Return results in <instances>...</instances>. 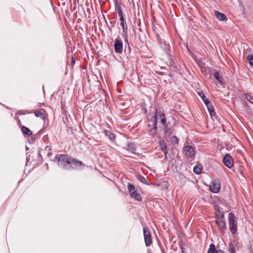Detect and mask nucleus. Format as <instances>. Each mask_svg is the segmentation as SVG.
<instances>
[{"instance_id": "obj_1", "label": "nucleus", "mask_w": 253, "mask_h": 253, "mask_svg": "<svg viewBox=\"0 0 253 253\" xmlns=\"http://www.w3.org/2000/svg\"><path fill=\"white\" fill-rule=\"evenodd\" d=\"M58 164L64 167H67L68 165H70L71 167L75 168L83 165L81 161L72 158L66 155H61L59 156Z\"/></svg>"}, {"instance_id": "obj_2", "label": "nucleus", "mask_w": 253, "mask_h": 253, "mask_svg": "<svg viewBox=\"0 0 253 253\" xmlns=\"http://www.w3.org/2000/svg\"><path fill=\"white\" fill-rule=\"evenodd\" d=\"M228 224L230 230L232 235H234L237 232V218L233 212H230L228 214Z\"/></svg>"}, {"instance_id": "obj_3", "label": "nucleus", "mask_w": 253, "mask_h": 253, "mask_svg": "<svg viewBox=\"0 0 253 253\" xmlns=\"http://www.w3.org/2000/svg\"><path fill=\"white\" fill-rule=\"evenodd\" d=\"M158 118L161 119V123L162 125H165L166 123V120L164 114H162L160 113L157 112L154 117L153 121L152 122V125L153 126V128L155 133L156 132L157 129V122Z\"/></svg>"}, {"instance_id": "obj_4", "label": "nucleus", "mask_w": 253, "mask_h": 253, "mask_svg": "<svg viewBox=\"0 0 253 253\" xmlns=\"http://www.w3.org/2000/svg\"><path fill=\"white\" fill-rule=\"evenodd\" d=\"M127 189L130 197L134 198L137 201L141 200V195L138 193L137 190L135 189L134 185L131 183H128L127 185Z\"/></svg>"}, {"instance_id": "obj_5", "label": "nucleus", "mask_w": 253, "mask_h": 253, "mask_svg": "<svg viewBox=\"0 0 253 253\" xmlns=\"http://www.w3.org/2000/svg\"><path fill=\"white\" fill-rule=\"evenodd\" d=\"M143 234L145 245L147 247H148L152 244V240L150 231L148 227H144L143 228Z\"/></svg>"}, {"instance_id": "obj_6", "label": "nucleus", "mask_w": 253, "mask_h": 253, "mask_svg": "<svg viewBox=\"0 0 253 253\" xmlns=\"http://www.w3.org/2000/svg\"><path fill=\"white\" fill-rule=\"evenodd\" d=\"M183 153L187 158H193L195 156L194 149L190 145L185 146L184 147Z\"/></svg>"}, {"instance_id": "obj_7", "label": "nucleus", "mask_w": 253, "mask_h": 253, "mask_svg": "<svg viewBox=\"0 0 253 253\" xmlns=\"http://www.w3.org/2000/svg\"><path fill=\"white\" fill-rule=\"evenodd\" d=\"M210 189L213 193H218L220 190V184L219 181L218 180H214L212 181L211 183Z\"/></svg>"}, {"instance_id": "obj_8", "label": "nucleus", "mask_w": 253, "mask_h": 253, "mask_svg": "<svg viewBox=\"0 0 253 253\" xmlns=\"http://www.w3.org/2000/svg\"><path fill=\"white\" fill-rule=\"evenodd\" d=\"M123 42L120 39L117 38L115 41L114 43V49L115 52L121 54L123 52Z\"/></svg>"}, {"instance_id": "obj_9", "label": "nucleus", "mask_w": 253, "mask_h": 253, "mask_svg": "<svg viewBox=\"0 0 253 253\" xmlns=\"http://www.w3.org/2000/svg\"><path fill=\"white\" fill-rule=\"evenodd\" d=\"M223 164L228 168H231L233 166V160L229 154H226L223 160Z\"/></svg>"}, {"instance_id": "obj_10", "label": "nucleus", "mask_w": 253, "mask_h": 253, "mask_svg": "<svg viewBox=\"0 0 253 253\" xmlns=\"http://www.w3.org/2000/svg\"><path fill=\"white\" fill-rule=\"evenodd\" d=\"M216 223L218 228L221 231H224L226 229V224L223 215H221V219L216 220Z\"/></svg>"}, {"instance_id": "obj_11", "label": "nucleus", "mask_w": 253, "mask_h": 253, "mask_svg": "<svg viewBox=\"0 0 253 253\" xmlns=\"http://www.w3.org/2000/svg\"><path fill=\"white\" fill-rule=\"evenodd\" d=\"M207 253H224V252L222 250H217L215 245L213 244H211L210 245V248Z\"/></svg>"}, {"instance_id": "obj_12", "label": "nucleus", "mask_w": 253, "mask_h": 253, "mask_svg": "<svg viewBox=\"0 0 253 253\" xmlns=\"http://www.w3.org/2000/svg\"><path fill=\"white\" fill-rule=\"evenodd\" d=\"M214 16L220 21H225L227 20V18L225 15L222 13L219 12L217 11H214Z\"/></svg>"}, {"instance_id": "obj_13", "label": "nucleus", "mask_w": 253, "mask_h": 253, "mask_svg": "<svg viewBox=\"0 0 253 253\" xmlns=\"http://www.w3.org/2000/svg\"><path fill=\"white\" fill-rule=\"evenodd\" d=\"M205 104L210 113L211 116L212 117V114H215V112L214 111L213 107L211 102L210 101H205Z\"/></svg>"}, {"instance_id": "obj_14", "label": "nucleus", "mask_w": 253, "mask_h": 253, "mask_svg": "<svg viewBox=\"0 0 253 253\" xmlns=\"http://www.w3.org/2000/svg\"><path fill=\"white\" fill-rule=\"evenodd\" d=\"M45 112L44 110L41 109L40 110H36L35 112V115L36 116L38 117H40L42 119H44L45 117V115L44 114Z\"/></svg>"}, {"instance_id": "obj_15", "label": "nucleus", "mask_w": 253, "mask_h": 253, "mask_svg": "<svg viewBox=\"0 0 253 253\" xmlns=\"http://www.w3.org/2000/svg\"><path fill=\"white\" fill-rule=\"evenodd\" d=\"M213 76L214 78L215 79V80H217L219 83H220V84L222 83L223 78L222 77H221V76L220 75L218 72H217V71L213 73Z\"/></svg>"}, {"instance_id": "obj_16", "label": "nucleus", "mask_w": 253, "mask_h": 253, "mask_svg": "<svg viewBox=\"0 0 253 253\" xmlns=\"http://www.w3.org/2000/svg\"><path fill=\"white\" fill-rule=\"evenodd\" d=\"M22 131L25 134H27L28 135H31L32 134V132L31 130L26 126H22Z\"/></svg>"}, {"instance_id": "obj_17", "label": "nucleus", "mask_w": 253, "mask_h": 253, "mask_svg": "<svg viewBox=\"0 0 253 253\" xmlns=\"http://www.w3.org/2000/svg\"><path fill=\"white\" fill-rule=\"evenodd\" d=\"M137 178L142 183H144V184H147V181L144 177H143L140 175H137Z\"/></svg>"}, {"instance_id": "obj_18", "label": "nucleus", "mask_w": 253, "mask_h": 253, "mask_svg": "<svg viewBox=\"0 0 253 253\" xmlns=\"http://www.w3.org/2000/svg\"><path fill=\"white\" fill-rule=\"evenodd\" d=\"M245 97L246 99L251 104H253V96L249 94H246Z\"/></svg>"}, {"instance_id": "obj_19", "label": "nucleus", "mask_w": 253, "mask_h": 253, "mask_svg": "<svg viewBox=\"0 0 253 253\" xmlns=\"http://www.w3.org/2000/svg\"><path fill=\"white\" fill-rule=\"evenodd\" d=\"M194 172L196 174H200L202 171V168L198 166H195L193 169Z\"/></svg>"}, {"instance_id": "obj_20", "label": "nucleus", "mask_w": 253, "mask_h": 253, "mask_svg": "<svg viewBox=\"0 0 253 253\" xmlns=\"http://www.w3.org/2000/svg\"><path fill=\"white\" fill-rule=\"evenodd\" d=\"M247 58L250 64L253 66V54L252 55H248Z\"/></svg>"}, {"instance_id": "obj_21", "label": "nucleus", "mask_w": 253, "mask_h": 253, "mask_svg": "<svg viewBox=\"0 0 253 253\" xmlns=\"http://www.w3.org/2000/svg\"><path fill=\"white\" fill-rule=\"evenodd\" d=\"M121 21V25L122 27V29L125 31V19L124 18H120Z\"/></svg>"}, {"instance_id": "obj_22", "label": "nucleus", "mask_w": 253, "mask_h": 253, "mask_svg": "<svg viewBox=\"0 0 253 253\" xmlns=\"http://www.w3.org/2000/svg\"><path fill=\"white\" fill-rule=\"evenodd\" d=\"M115 6H116V9L118 11V12H120V11H122L121 6L120 5V4H119V3L117 1L116 2V3L115 4Z\"/></svg>"}, {"instance_id": "obj_23", "label": "nucleus", "mask_w": 253, "mask_h": 253, "mask_svg": "<svg viewBox=\"0 0 253 253\" xmlns=\"http://www.w3.org/2000/svg\"><path fill=\"white\" fill-rule=\"evenodd\" d=\"M106 133L107 135H108V136L109 137V139L110 140H112L113 139H114V137H115L114 135L112 133H111V132H106Z\"/></svg>"}, {"instance_id": "obj_24", "label": "nucleus", "mask_w": 253, "mask_h": 253, "mask_svg": "<svg viewBox=\"0 0 253 253\" xmlns=\"http://www.w3.org/2000/svg\"><path fill=\"white\" fill-rule=\"evenodd\" d=\"M171 141L173 143H178V139L176 136H173L171 138Z\"/></svg>"}, {"instance_id": "obj_25", "label": "nucleus", "mask_w": 253, "mask_h": 253, "mask_svg": "<svg viewBox=\"0 0 253 253\" xmlns=\"http://www.w3.org/2000/svg\"><path fill=\"white\" fill-rule=\"evenodd\" d=\"M230 246V251L231 253H235V250L233 247V246L231 244H229Z\"/></svg>"}, {"instance_id": "obj_26", "label": "nucleus", "mask_w": 253, "mask_h": 253, "mask_svg": "<svg viewBox=\"0 0 253 253\" xmlns=\"http://www.w3.org/2000/svg\"><path fill=\"white\" fill-rule=\"evenodd\" d=\"M160 146H161L162 150H163V147L167 148L166 144L165 143V142L164 141H160Z\"/></svg>"}, {"instance_id": "obj_27", "label": "nucleus", "mask_w": 253, "mask_h": 253, "mask_svg": "<svg viewBox=\"0 0 253 253\" xmlns=\"http://www.w3.org/2000/svg\"><path fill=\"white\" fill-rule=\"evenodd\" d=\"M163 151L165 154V159H167V154L168 153V151L167 150V148L163 147Z\"/></svg>"}, {"instance_id": "obj_28", "label": "nucleus", "mask_w": 253, "mask_h": 253, "mask_svg": "<svg viewBox=\"0 0 253 253\" xmlns=\"http://www.w3.org/2000/svg\"><path fill=\"white\" fill-rule=\"evenodd\" d=\"M198 94L201 97H205V95H204V93L203 91L198 92Z\"/></svg>"}, {"instance_id": "obj_29", "label": "nucleus", "mask_w": 253, "mask_h": 253, "mask_svg": "<svg viewBox=\"0 0 253 253\" xmlns=\"http://www.w3.org/2000/svg\"><path fill=\"white\" fill-rule=\"evenodd\" d=\"M118 14L120 17V18H124L123 11H120V12H118Z\"/></svg>"}, {"instance_id": "obj_30", "label": "nucleus", "mask_w": 253, "mask_h": 253, "mask_svg": "<svg viewBox=\"0 0 253 253\" xmlns=\"http://www.w3.org/2000/svg\"><path fill=\"white\" fill-rule=\"evenodd\" d=\"M202 98V100L204 101V103H205V101H209L206 97L205 96V97H201Z\"/></svg>"}, {"instance_id": "obj_31", "label": "nucleus", "mask_w": 253, "mask_h": 253, "mask_svg": "<svg viewBox=\"0 0 253 253\" xmlns=\"http://www.w3.org/2000/svg\"><path fill=\"white\" fill-rule=\"evenodd\" d=\"M204 70H206V68H205V67H203L202 68V72H204Z\"/></svg>"}]
</instances>
